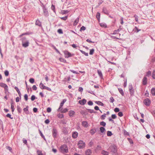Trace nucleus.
I'll return each instance as SVG.
<instances>
[{"instance_id":"nucleus-63","label":"nucleus","mask_w":155,"mask_h":155,"mask_svg":"<svg viewBox=\"0 0 155 155\" xmlns=\"http://www.w3.org/2000/svg\"><path fill=\"white\" fill-rule=\"evenodd\" d=\"M32 89L34 91H36L37 89V87L35 85H34L32 86Z\"/></svg>"},{"instance_id":"nucleus-1","label":"nucleus","mask_w":155,"mask_h":155,"mask_svg":"<svg viewBox=\"0 0 155 155\" xmlns=\"http://www.w3.org/2000/svg\"><path fill=\"white\" fill-rule=\"evenodd\" d=\"M60 151L62 153H67L68 151V147L65 144L61 146L60 148Z\"/></svg>"},{"instance_id":"nucleus-59","label":"nucleus","mask_w":155,"mask_h":155,"mask_svg":"<svg viewBox=\"0 0 155 155\" xmlns=\"http://www.w3.org/2000/svg\"><path fill=\"white\" fill-rule=\"evenodd\" d=\"M24 99L26 101L28 100V96L27 94H25L24 96Z\"/></svg>"},{"instance_id":"nucleus-29","label":"nucleus","mask_w":155,"mask_h":155,"mask_svg":"<svg viewBox=\"0 0 155 155\" xmlns=\"http://www.w3.org/2000/svg\"><path fill=\"white\" fill-rule=\"evenodd\" d=\"M130 94L131 96H132L133 95H134V90L133 89H131V90L129 89Z\"/></svg>"},{"instance_id":"nucleus-27","label":"nucleus","mask_w":155,"mask_h":155,"mask_svg":"<svg viewBox=\"0 0 155 155\" xmlns=\"http://www.w3.org/2000/svg\"><path fill=\"white\" fill-rule=\"evenodd\" d=\"M59 110H60L61 112L62 113H65L68 111V109L67 108H64L63 110L61 109Z\"/></svg>"},{"instance_id":"nucleus-19","label":"nucleus","mask_w":155,"mask_h":155,"mask_svg":"<svg viewBox=\"0 0 155 155\" xmlns=\"http://www.w3.org/2000/svg\"><path fill=\"white\" fill-rule=\"evenodd\" d=\"M40 88L41 89H45L46 88V86H45L42 83H41L39 85Z\"/></svg>"},{"instance_id":"nucleus-61","label":"nucleus","mask_w":155,"mask_h":155,"mask_svg":"<svg viewBox=\"0 0 155 155\" xmlns=\"http://www.w3.org/2000/svg\"><path fill=\"white\" fill-rule=\"evenodd\" d=\"M152 77L154 79H155V70L153 71V74Z\"/></svg>"},{"instance_id":"nucleus-35","label":"nucleus","mask_w":155,"mask_h":155,"mask_svg":"<svg viewBox=\"0 0 155 155\" xmlns=\"http://www.w3.org/2000/svg\"><path fill=\"white\" fill-rule=\"evenodd\" d=\"M11 108L12 109V111L13 112L15 110L14 106L12 103H11Z\"/></svg>"},{"instance_id":"nucleus-24","label":"nucleus","mask_w":155,"mask_h":155,"mask_svg":"<svg viewBox=\"0 0 155 155\" xmlns=\"http://www.w3.org/2000/svg\"><path fill=\"white\" fill-rule=\"evenodd\" d=\"M79 18H77L74 21V25L75 26L77 24L79 21Z\"/></svg>"},{"instance_id":"nucleus-30","label":"nucleus","mask_w":155,"mask_h":155,"mask_svg":"<svg viewBox=\"0 0 155 155\" xmlns=\"http://www.w3.org/2000/svg\"><path fill=\"white\" fill-rule=\"evenodd\" d=\"M100 13L98 12H97V13L96 16L97 18V19L98 20L100 19Z\"/></svg>"},{"instance_id":"nucleus-13","label":"nucleus","mask_w":155,"mask_h":155,"mask_svg":"<svg viewBox=\"0 0 155 155\" xmlns=\"http://www.w3.org/2000/svg\"><path fill=\"white\" fill-rule=\"evenodd\" d=\"M82 126L85 127H87L88 126V123L86 121H83L82 122Z\"/></svg>"},{"instance_id":"nucleus-34","label":"nucleus","mask_w":155,"mask_h":155,"mask_svg":"<svg viewBox=\"0 0 155 155\" xmlns=\"http://www.w3.org/2000/svg\"><path fill=\"white\" fill-rule=\"evenodd\" d=\"M100 124L103 127H105L106 126V123L104 121H102L100 122Z\"/></svg>"},{"instance_id":"nucleus-51","label":"nucleus","mask_w":155,"mask_h":155,"mask_svg":"<svg viewBox=\"0 0 155 155\" xmlns=\"http://www.w3.org/2000/svg\"><path fill=\"white\" fill-rule=\"evenodd\" d=\"M85 29H86L85 27L84 26H82L81 28L80 29V31H81L82 30L84 31Z\"/></svg>"},{"instance_id":"nucleus-11","label":"nucleus","mask_w":155,"mask_h":155,"mask_svg":"<svg viewBox=\"0 0 155 155\" xmlns=\"http://www.w3.org/2000/svg\"><path fill=\"white\" fill-rule=\"evenodd\" d=\"M86 102V100L85 99H83L82 100H80L79 101V103L81 105H84Z\"/></svg>"},{"instance_id":"nucleus-16","label":"nucleus","mask_w":155,"mask_h":155,"mask_svg":"<svg viewBox=\"0 0 155 155\" xmlns=\"http://www.w3.org/2000/svg\"><path fill=\"white\" fill-rule=\"evenodd\" d=\"M103 12L106 14L108 15L109 14V12L107 10L106 8H103Z\"/></svg>"},{"instance_id":"nucleus-7","label":"nucleus","mask_w":155,"mask_h":155,"mask_svg":"<svg viewBox=\"0 0 155 155\" xmlns=\"http://www.w3.org/2000/svg\"><path fill=\"white\" fill-rule=\"evenodd\" d=\"M64 52L66 58H68L70 57H71L74 55V54H71V53L66 51H65Z\"/></svg>"},{"instance_id":"nucleus-26","label":"nucleus","mask_w":155,"mask_h":155,"mask_svg":"<svg viewBox=\"0 0 155 155\" xmlns=\"http://www.w3.org/2000/svg\"><path fill=\"white\" fill-rule=\"evenodd\" d=\"M101 153L103 155H108V152L104 150L102 151Z\"/></svg>"},{"instance_id":"nucleus-4","label":"nucleus","mask_w":155,"mask_h":155,"mask_svg":"<svg viewBox=\"0 0 155 155\" xmlns=\"http://www.w3.org/2000/svg\"><path fill=\"white\" fill-rule=\"evenodd\" d=\"M78 148L79 149H82L85 147V143L83 141L80 140L79 141L77 144Z\"/></svg>"},{"instance_id":"nucleus-25","label":"nucleus","mask_w":155,"mask_h":155,"mask_svg":"<svg viewBox=\"0 0 155 155\" xmlns=\"http://www.w3.org/2000/svg\"><path fill=\"white\" fill-rule=\"evenodd\" d=\"M151 93L153 95H155V88H152L151 90Z\"/></svg>"},{"instance_id":"nucleus-20","label":"nucleus","mask_w":155,"mask_h":155,"mask_svg":"<svg viewBox=\"0 0 155 155\" xmlns=\"http://www.w3.org/2000/svg\"><path fill=\"white\" fill-rule=\"evenodd\" d=\"M95 103L99 105H101V106H104V104L102 103L100 101H96Z\"/></svg>"},{"instance_id":"nucleus-37","label":"nucleus","mask_w":155,"mask_h":155,"mask_svg":"<svg viewBox=\"0 0 155 155\" xmlns=\"http://www.w3.org/2000/svg\"><path fill=\"white\" fill-rule=\"evenodd\" d=\"M100 25L101 26L104 27V28H106L107 27V25L105 23H101L100 24Z\"/></svg>"},{"instance_id":"nucleus-62","label":"nucleus","mask_w":155,"mask_h":155,"mask_svg":"<svg viewBox=\"0 0 155 155\" xmlns=\"http://www.w3.org/2000/svg\"><path fill=\"white\" fill-rule=\"evenodd\" d=\"M88 104L90 106H91L93 105V103L91 101H89L88 102Z\"/></svg>"},{"instance_id":"nucleus-57","label":"nucleus","mask_w":155,"mask_h":155,"mask_svg":"<svg viewBox=\"0 0 155 155\" xmlns=\"http://www.w3.org/2000/svg\"><path fill=\"white\" fill-rule=\"evenodd\" d=\"M35 98V97L34 95H32L31 97V100L32 101H34Z\"/></svg>"},{"instance_id":"nucleus-47","label":"nucleus","mask_w":155,"mask_h":155,"mask_svg":"<svg viewBox=\"0 0 155 155\" xmlns=\"http://www.w3.org/2000/svg\"><path fill=\"white\" fill-rule=\"evenodd\" d=\"M134 17L135 18V21L137 22L138 21V16L136 15H134Z\"/></svg>"},{"instance_id":"nucleus-50","label":"nucleus","mask_w":155,"mask_h":155,"mask_svg":"<svg viewBox=\"0 0 155 155\" xmlns=\"http://www.w3.org/2000/svg\"><path fill=\"white\" fill-rule=\"evenodd\" d=\"M118 115L119 116H120V117H122L123 115V114L122 112H119L118 114Z\"/></svg>"},{"instance_id":"nucleus-53","label":"nucleus","mask_w":155,"mask_h":155,"mask_svg":"<svg viewBox=\"0 0 155 155\" xmlns=\"http://www.w3.org/2000/svg\"><path fill=\"white\" fill-rule=\"evenodd\" d=\"M51 109L50 107H48L47 109V111L48 113L50 112L51 111Z\"/></svg>"},{"instance_id":"nucleus-8","label":"nucleus","mask_w":155,"mask_h":155,"mask_svg":"<svg viewBox=\"0 0 155 155\" xmlns=\"http://www.w3.org/2000/svg\"><path fill=\"white\" fill-rule=\"evenodd\" d=\"M143 103L146 105L148 106L150 105L151 101L148 98H146L144 100Z\"/></svg>"},{"instance_id":"nucleus-60","label":"nucleus","mask_w":155,"mask_h":155,"mask_svg":"<svg viewBox=\"0 0 155 155\" xmlns=\"http://www.w3.org/2000/svg\"><path fill=\"white\" fill-rule=\"evenodd\" d=\"M80 113L82 115H87V113H86V112H85L83 110H81Z\"/></svg>"},{"instance_id":"nucleus-22","label":"nucleus","mask_w":155,"mask_h":155,"mask_svg":"<svg viewBox=\"0 0 155 155\" xmlns=\"http://www.w3.org/2000/svg\"><path fill=\"white\" fill-rule=\"evenodd\" d=\"M118 91L122 96H124V92L122 89L120 88H118Z\"/></svg>"},{"instance_id":"nucleus-5","label":"nucleus","mask_w":155,"mask_h":155,"mask_svg":"<svg viewBox=\"0 0 155 155\" xmlns=\"http://www.w3.org/2000/svg\"><path fill=\"white\" fill-rule=\"evenodd\" d=\"M43 10L44 15L45 17H47L49 15L47 9L45 7V6L43 5Z\"/></svg>"},{"instance_id":"nucleus-45","label":"nucleus","mask_w":155,"mask_h":155,"mask_svg":"<svg viewBox=\"0 0 155 155\" xmlns=\"http://www.w3.org/2000/svg\"><path fill=\"white\" fill-rule=\"evenodd\" d=\"M6 149L9 150L11 152H12V148L9 146H7L6 147Z\"/></svg>"},{"instance_id":"nucleus-17","label":"nucleus","mask_w":155,"mask_h":155,"mask_svg":"<svg viewBox=\"0 0 155 155\" xmlns=\"http://www.w3.org/2000/svg\"><path fill=\"white\" fill-rule=\"evenodd\" d=\"M35 25L39 26H41V23L39 20H37L35 22Z\"/></svg>"},{"instance_id":"nucleus-6","label":"nucleus","mask_w":155,"mask_h":155,"mask_svg":"<svg viewBox=\"0 0 155 155\" xmlns=\"http://www.w3.org/2000/svg\"><path fill=\"white\" fill-rule=\"evenodd\" d=\"M52 136L54 138H56L58 134V131L56 129L53 128L52 131Z\"/></svg>"},{"instance_id":"nucleus-48","label":"nucleus","mask_w":155,"mask_h":155,"mask_svg":"<svg viewBox=\"0 0 155 155\" xmlns=\"http://www.w3.org/2000/svg\"><path fill=\"white\" fill-rule=\"evenodd\" d=\"M67 18H68V16H66L64 17H61V19L62 20L65 21L67 20Z\"/></svg>"},{"instance_id":"nucleus-3","label":"nucleus","mask_w":155,"mask_h":155,"mask_svg":"<svg viewBox=\"0 0 155 155\" xmlns=\"http://www.w3.org/2000/svg\"><path fill=\"white\" fill-rule=\"evenodd\" d=\"M108 150L112 153H115L117 152V147L115 145L113 144L109 147Z\"/></svg>"},{"instance_id":"nucleus-55","label":"nucleus","mask_w":155,"mask_h":155,"mask_svg":"<svg viewBox=\"0 0 155 155\" xmlns=\"http://www.w3.org/2000/svg\"><path fill=\"white\" fill-rule=\"evenodd\" d=\"M4 88L5 91H8V87L7 85H6L5 87H4Z\"/></svg>"},{"instance_id":"nucleus-33","label":"nucleus","mask_w":155,"mask_h":155,"mask_svg":"<svg viewBox=\"0 0 155 155\" xmlns=\"http://www.w3.org/2000/svg\"><path fill=\"white\" fill-rule=\"evenodd\" d=\"M7 85L6 84H4L3 83L1 82L0 83V86L2 87H4Z\"/></svg>"},{"instance_id":"nucleus-28","label":"nucleus","mask_w":155,"mask_h":155,"mask_svg":"<svg viewBox=\"0 0 155 155\" xmlns=\"http://www.w3.org/2000/svg\"><path fill=\"white\" fill-rule=\"evenodd\" d=\"M100 131L102 133H104L105 130V128L104 127H100Z\"/></svg>"},{"instance_id":"nucleus-36","label":"nucleus","mask_w":155,"mask_h":155,"mask_svg":"<svg viewBox=\"0 0 155 155\" xmlns=\"http://www.w3.org/2000/svg\"><path fill=\"white\" fill-rule=\"evenodd\" d=\"M17 110L18 112L19 113H21V109L20 108V107L18 106H17Z\"/></svg>"},{"instance_id":"nucleus-10","label":"nucleus","mask_w":155,"mask_h":155,"mask_svg":"<svg viewBox=\"0 0 155 155\" xmlns=\"http://www.w3.org/2000/svg\"><path fill=\"white\" fill-rule=\"evenodd\" d=\"M66 101V100L65 99H64L62 101L61 103L60 104L58 110H60L61 109V108L63 105L64 104Z\"/></svg>"},{"instance_id":"nucleus-9","label":"nucleus","mask_w":155,"mask_h":155,"mask_svg":"<svg viewBox=\"0 0 155 155\" xmlns=\"http://www.w3.org/2000/svg\"><path fill=\"white\" fill-rule=\"evenodd\" d=\"M78 133L76 131H74L72 133V137L75 139L77 137L78 135Z\"/></svg>"},{"instance_id":"nucleus-44","label":"nucleus","mask_w":155,"mask_h":155,"mask_svg":"<svg viewBox=\"0 0 155 155\" xmlns=\"http://www.w3.org/2000/svg\"><path fill=\"white\" fill-rule=\"evenodd\" d=\"M4 74L5 76H7L9 75V72L8 71L6 70L4 72Z\"/></svg>"},{"instance_id":"nucleus-39","label":"nucleus","mask_w":155,"mask_h":155,"mask_svg":"<svg viewBox=\"0 0 155 155\" xmlns=\"http://www.w3.org/2000/svg\"><path fill=\"white\" fill-rule=\"evenodd\" d=\"M94 49H92L90 50L89 54L90 55H92L94 54Z\"/></svg>"},{"instance_id":"nucleus-38","label":"nucleus","mask_w":155,"mask_h":155,"mask_svg":"<svg viewBox=\"0 0 155 155\" xmlns=\"http://www.w3.org/2000/svg\"><path fill=\"white\" fill-rule=\"evenodd\" d=\"M106 117V114H104L103 115H101V118L102 120H104L105 119V117Z\"/></svg>"},{"instance_id":"nucleus-32","label":"nucleus","mask_w":155,"mask_h":155,"mask_svg":"<svg viewBox=\"0 0 155 155\" xmlns=\"http://www.w3.org/2000/svg\"><path fill=\"white\" fill-rule=\"evenodd\" d=\"M80 51L83 54H84L86 56H88V53H86L85 52V51L81 50H80Z\"/></svg>"},{"instance_id":"nucleus-41","label":"nucleus","mask_w":155,"mask_h":155,"mask_svg":"<svg viewBox=\"0 0 155 155\" xmlns=\"http://www.w3.org/2000/svg\"><path fill=\"white\" fill-rule=\"evenodd\" d=\"M37 153L38 155H43L41 151L39 150L37 151Z\"/></svg>"},{"instance_id":"nucleus-23","label":"nucleus","mask_w":155,"mask_h":155,"mask_svg":"<svg viewBox=\"0 0 155 155\" xmlns=\"http://www.w3.org/2000/svg\"><path fill=\"white\" fill-rule=\"evenodd\" d=\"M97 71L99 76L101 78L102 77H103V74L101 71L100 70H98Z\"/></svg>"},{"instance_id":"nucleus-43","label":"nucleus","mask_w":155,"mask_h":155,"mask_svg":"<svg viewBox=\"0 0 155 155\" xmlns=\"http://www.w3.org/2000/svg\"><path fill=\"white\" fill-rule=\"evenodd\" d=\"M114 101L113 97H111L110 98V102L111 103H113Z\"/></svg>"},{"instance_id":"nucleus-18","label":"nucleus","mask_w":155,"mask_h":155,"mask_svg":"<svg viewBox=\"0 0 155 155\" xmlns=\"http://www.w3.org/2000/svg\"><path fill=\"white\" fill-rule=\"evenodd\" d=\"M14 88L16 90V91L18 93V94L19 96L20 97H21V93H20V91L19 90V89H18V87H14Z\"/></svg>"},{"instance_id":"nucleus-58","label":"nucleus","mask_w":155,"mask_h":155,"mask_svg":"<svg viewBox=\"0 0 155 155\" xmlns=\"http://www.w3.org/2000/svg\"><path fill=\"white\" fill-rule=\"evenodd\" d=\"M151 75V72L149 71L147 72V76L148 77L150 76Z\"/></svg>"},{"instance_id":"nucleus-21","label":"nucleus","mask_w":155,"mask_h":155,"mask_svg":"<svg viewBox=\"0 0 155 155\" xmlns=\"http://www.w3.org/2000/svg\"><path fill=\"white\" fill-rule=\"evenodd\" d=\"M141 30L140 29H139L137 27L135 26L134 28L133 29V31L136 33H138L139 31Z\"/></svg>"},{"instance_id":"nucleus-46","label":"nucleus","mask_w":155,"mask_h":155,"mask_svg":"<svg viewBox=\"0 0 155 155\" xmlns=\"http://www.w3.org/2000/svg\"><path fill=\"white\" fill-rule=\"evenodd\" d=\"M58 32L60 34H62L63 33L62 30L61 29H58Z\"/></svg>"},{"instance_id":"nucleus-64","label":"nucleus","mask_w":155,"mask_h":155,"mask_svg":"<svg viewBox=\"0 0 155 155\" xmlns=\"http://www.w3.org/2000/svg\"><path fill=\"white\" fill-rule=\"evenodd\" d=\"M68 10H63L62 11V14H66V13H68Z\"/></svg>"},{"instance_id":"nucleus-42","label":"nucleus","mask_w":155,"mask_h":155,"mask_svg":"<svg viewBox=\"0 0 155 155\" xmlns=\"http://www.w3.org/2000/svg\"><path fill=\"white\" fill-rule=\"evenodd\" d=\"M29 82L31 84H33L34 82V79L33 78H31L29 80Z\"/></svg>"},{"instance_id":"nucleus-15","label":"nucleus","mask_w":155,"mask_h":155,"mask_svg":"<svg viewBox=\"0 0 155 155\" xmlns=\"http://www.w3.org/2000/svg\"><path fill=\"white\" fill-rule=\"evenodd\" d=\"M92 152L90 149H88L85 151V154L86 155H91Z\"/></svg>"},{"instance_id":"nucleus-31","label":"nucleus","mask_w":155,"mask_h":155,"mask_svg":"<svg viewBox=\"0 0 155 155\" xmlns=\"http://www.w3.org/2000/svg\"><path fill=\"white\" fill-rule=\"evenodd\" d=\"M107 135L108 136H111L112 135V134L111 131H108L107 133Z\"/></svg>"},{"instance_id":"nucleus-54","label":"nucleus","mask_w":155,"mask_h":155,"mask_svg":"<svg viewBox=\"0 0 155 155\" xmlns=\"http://www.w3.org/2000/svg\"><path fill=\"white\" fill-rule=\"evenodd\" d=\"M60 60L61 61L63 62L64 63L66 62V60L63 58H60Z\"/></svg>"},{"instance_id":"nucleus-12","label":"nucleus","mask_w":155,"mask_h":155,"mask_svg":"<svg viewBox=\"0 0 155 155\" xmlns=\"http://www.w3.org/2000/svg\"><path fill=\"white\" fill-rule=\"evenodd\" d=\"M147 84V78L144 77L143 79V84L144 85L146 84Z\"/></svg>"},{"instance_id":"nucleus-56","label":"nucleus","mask_w":155,"mask_h":155,"mask_svg":"<svg viewBox=\"0 0 155 155\" xmlns=\"http://www.w3.org/2000/svg\"><path fill=\"white\" fill-rule=\"evenodd\" d=\"M51 9L54 12H55V6L53 5H52L51 6Z\"/></svg>"},{"instance_id":"nucleus-2","label":"nucleus","mask_w":155,"mask_h":155,"mask_svg":"<svg viewBox=\"0 0 155 155\" xmlns=\"http://www.w3.org/2000/svg\"><path fill=\"white\" fill-rule=\"evenodd\" d=\"M22 46L26 48L29 46V42L28 41L26 40L25 38H23L21 39Z\"/></svg>"},{"instance_id":"nucleus-40","label":"nucleus","mask_w":155,"mask_h":155,"mask_svg":"<svg viewBox=\"0 0 155 155\" xmlns=\"http://www.w3.org/2000/svg\"><path fill=\"white\" fill-rule=\"evenodd\" d=\"M88 111L91 113H95L96 112L94 111V110L91 109H87Z\"/></svg>"},{"instance_id":"nucleus-49","label":"nucleus","mask_w":155,"mask_h":155,"mask_svg":"<svg viewBox=\"0 0 155 155\" xmlns=\"http://www.w3.org/2000/svg\"><path fill=\"white\" fill-rule=\"evenodd\" d=\"M114 111L116 112H119L120 109L116 107L114 109Z\"/></svg>"},{"instance_id":"nucleus-52","label":"nucleus","mask_w":155,"mask_h":155,"mask_svg":"<svg viewBox=\"0 0 155 155\" xmlns=\"http://www.w3.org/2000/svg\"><path fill=\"white\" fill-rule=\"evenodd\" d=\"M6 117H9L11 119H13V117H11V115L9 114H8L6 115Z\"/></svg>"},{"instance_id":"nucleus-14","label":"nucleus","mask_w":155,"mask_h":155,"mask_svg":"<svg viewBox=\"0 0 155 155\" xmlns=\"http://www.w3.org/2000/svg\"><path fill=\"white\" fill-rule=\"evenodd\" d=\"M75 114V112L74 111L71 110L69 112V115L70 117H72Z\"/></svg>"}]
</instances>
